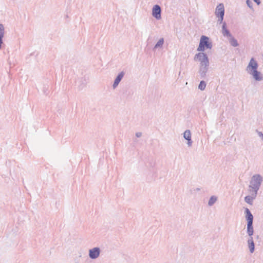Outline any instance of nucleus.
<instances>
[{
  "instance_id": "nucleus-1",
  "label": "nucleus",
  "mask_w": 263,
  "mask_h": 263,
  "mask_svg": "<svg viewBox=\"0 0 263 263\" xmlns=\"http://www.w3.org/2000/svg\"><path fill=\"white\" fill-rule=\"evenodd\" d=\"M258 67L257 62L254 58H252L246 67V70L248 73L253 77L255 81H261L263 80V76L260 72L257 70Z\"/></svg>"
},
{
  "instance_id": "nucleus-2",
  "label": "nucleus",
  "mask_w": 263,
  "mask_h": 263,
  "mask_svg": "<svg viewBox=\"0 0 263 263\" xmlns=\"http://www.w3.org/2000/svg\"><path fill=\"white\" fill-rule=\"evenodd\" d=\"M245 213L247 220V233L249 237H252L254 233L253 227V216L248 208H246Z\"/></svg>"
},
{
  "instance_id": "nucleus-3",
  "label": "nucleus",
  "mask_w": 263,
  "mask_h": 263,
  "mask_svg": "<svg viewBox=\"0 0 263 263\" xmlns=\"http://www.w3.org/2000/svg\"><path fill=\"white\" fill-rule=\"evenodd\" d=\"M211 49L212 48V44L209 42V38L206 36H201L197 51H204L205 48Z\"/></svg>"
},
{
  "instance_id": "nucleus-4",
  "label": "nucleus",
  "mask_w": 263,
  "mask_h": 263,
  "mask_svg": "<svg viewBox=\"0 0 263 263\" xmlns=\"http://www.w3.org/2000/svg\"><path fill=\"white\" fill-rule=\"evenodd\" d=\"M263 181V177L260 174H255L252 177L250 181V186L254 189L259 190Z\"/></svg>"
},
{
  "instance_id": "nucleus-5",
  "label": "nucleus",
  "mask_w": 263,
  "mask_h": 263,
  "mask_svg": "<svg viewBox=\"0 0 263 263\" xmlns=\"http://www.w3.org/2000/svg\"><path fill=\"white\" fill-rule=\"evenodd\" d=\"M215 15L218 17V21L220 24L223 22L224 14V8L223 4H219L216 8Z\"/></svg>"
},
{
  "instance_id": "nucleus-6",
  "label": "nucleus",
  "mask_w": 263,
  "mask_h": 263,
  "mask_svg": "<svg viewBox=\"0 0 263 263\" xmlns=\"http://www.w3.org/2000/svg\"><path fill=\"white\" fill-rule=\"evenodd\" d=\"M194 60L200 62V65L210 64L206 54L203 52V51H200V52L196 54L194 57Z\"/></svg>"
},
{
  "instance_id": "nucleus-7",
  "label": "nucleus",
  "mask_w": 263,
  "mask_h": 263,
  "mask_svg": "<svg viewBox=\"0 0 263 263\" xmlns=\"http://www.w3.org/2000/svg\"><path fill=\"white\" fill-rule=\"evenodd\" d=\"M101 250L99 247H95L89 250V256L91 259L97 258L100 254Z\"/></svg>"
},
{
  "instance_id": "nucleus-8",
  "label": "nucleus",
  "mask_w": 263,
  "mask_h": 263,
  "mask_svg": "<svg viewBox=\"0 0 263 263\" xmlns=\"http://www.w3.org/2000/svg\"><path fill=\"white\" fill-rule=\"evenodd\" d=\"M209 64L200 65L198 73L201 78H204L208 71Z\"/></svg>"
},
{
  "instance_id": "nucleus-9",
  "label": "nucleus",
  "mask_w": 263,
  "mask_h": 263,
  "mask_svg": "<svg viewBox=\"0 0 263 263\" xmlns=\"http://www.w3.org/2000/svg\"><path fill=\"white\" fill-rule=\"evenodd\" d=\"M161 9L160 6L155 5L152 9V15L157 20H160L161 17Z\"/></svg>"
},
{
  "instance_id": "nucleus-10",
  "label": "nucleus",
  "mask_w": 263,
  "mask_h": 263,
  "mask_svg": "<svg viewBox=\"0 0 263 263\" xmlns=\"http://www.w3.org/2000/svg\"><path fill=\"white\" fill-rule=\"evenodd\" d=\"M184 138L187 141V146L191 147L192 145L193 141L191 139V133L190 130L186 129L183 133Z\"/></svg>"
},
{
  "instance_id": "nucleus-11",
  "label": "nucleus",
  "mask_w": 263,
  "mask_h": 263,
  "mask_svg": "<svg viewBox=\"0 0 263 263\" xmlns=\"http://www.w3.org/2000/svg\"><path fill=\"white\" fill-rule=\"evenodd\" d=\"M124 75L125 72L124 71H121L118 74L112 85V87L114 89H115L118 86L119 84L124 77Z\"/></svg>"
},
{
  "instance_id": "nucleus-12",
  "label": "nucleus",
  "mask_w": 263,
  "mask_h": 263,
  "mask_svg": "<svg viewBox=\"0 0 263 263\" xmlns=\"http://www.w3.org/2000/svg\"><path fill=\"white\" fill-rule=\"evenodd\" d=\"M221 33L224 36L229 38L232 36L230 31L227 28V24L225 22H222Z\"/></svg>"
},
{
  "instance_id": "nucleus-13",
  "label": "nucleus",
  "mask_w": 263,
  "mask_h": 263,
  "mask_svg": "<svg viewBox=\"0 0 263 263\" xmlns=\"http://www.w3.org/2000/svg\"><path fill=\"white\" fill-rule=\"evenodd\" d=\"M5 33V27L3 24H0V49L2 47V44H3V39Z\"/></svg>"
},
{
  "instance_id": "nucleus-14",
  "label": "nucleus",
  "mask_w": 263,
  "mask_h": 263,
  "mask_svg": "<svg viewBox=\"0 0 263 263\" xmlns=\"http://www.w3.org/2000/svg\"><path fill=\"white\" fill-rule=\"evenodd\" d=\"M247 242L250 252L251 253H253L254 251V243L253 240V237H249Z\"/></svg>"
},
{
  "instance_id": "nucleus-15",
  "label": "nucleus",
  "mask_w": 263,
  "mask_h": 263,
  "mask_svg": "<svg viewBox=\"0 0 263 263\" xmlns=\"http://www.w3.org/2000/svg\"><path fill=\"white\" fill-rule=\"evenodd\" d=\"M256 198V197L253 196L248 195L245 198V201L250 205L253 204V200Z\"/></svg>"
},
{
  "instance_id": "nucleus-16",
  "label": "nucleus",
  "mask_w": 263,
  "mask_h": 263,
  "mask_svg": "<svg viewBox=\"0 0 263 263\" xmlns=\"http://www.w3.org/2000/svg\"><path fill=\"white\" fill-rule=\"evenodd\" d=\"M164 40L163 38H161L159 40L157 43L156 44L155 46L153 48V50H155L157 48L162 47L164 44Z\"/></svg>"
},
{
  "instance_id": "nucleus-17",
  "label": "nucleus",
  "mask_w": 263,
  "mask_h": 263,
  "mask_svg": "<svg viewBox=\"0 0 263 263\" xmlns=\"http://www.w3.org/2000/svg\"><path fill=\"white\" fill-rule=\"evenodd\" d=\"M230 44L233 47H237L239 44L237 40H236L233 36L228 38Z\"/></svg>"
},
{
  "instance_id": "nucleus-18",
  "label": "nucleus",
  "mask_w": 263,
  "mask_h": 263,
  "mask_svg": "<svg viewBox=\"0 0 263 263\" xmlns=\"http://www.w3.org/2000/svg\"><path fill=\"white\" fill-rule=\"evenodd\" d=\"M254 189L252 186L249 185L248 192L250 196H253L256 197L259 190Z\"/></svg>"
},
{
  "instance_id": "nucleus-19",
  "label": "nucleus",
  "mask_w": 263,
  "mask_h": 263,
  "mask_svg": "<svg viewBox=\"0 0 263 263\" xmlns=\"http://www.w3.org/2000/svg\"><path fill=\"white\" fill-rule=\"evenodd\" d=\"M217 200V197L215 196H212L208 201V205L212 206Z\"/></svg>"
},
{
  "instance_id": "nucleus-20",
  "label": "nucleus",
  "mask_w": 263,
  "mask_h": 263,
  "mask_svg": "<svg viewBox=\"0 0 263 263\" xmlns=\"http://www.w3.org/2000/svg\"><path fill=\"white\" fill-rule=\"evenodd\" d=\"M206 85V83L204 81H201L198 85V88L201 90H204L205 88Z\"/></svg>"
},
{
  "instance_id": "nucleus-21",
  "label": "nucleus",
  "mask_w": 263,
  "mask_h": 263,
  "mask_svg": "<svg viewBox=\"0 0 263 263\" xmlns=\"http://www.w3.org/2000/svg\"><path fill=\"white\" fill-rule=\"evenodd\" d=\"M246 4L250 8L253 9V4L250 0H247Z\"/></svg>"
},
{
  "instance_id": "nucleus-22",
  "label": "nucleus",
  "mask_w": 263,
  "mask_h": 263,
  "mask_svg": "<svg viewBox=\"0 0 263 263\" xmlns=\"http://www.w3.org/2000/svg\"><path fill=\"white\" fill-rule=\"evenodd\" d=\"M256 132L258 134V136L261 138V139L263 140V134L262 132L258 131V130H256Z\"/></svg>"
},
{
  "instance_id": "nucleus-23",
  "label": "nucleus",
  "mask_w": 263,
  "mask_h": 263,
  "mask_svg": "<svg viewBox=\"0 0 263 263\" xmlns=\"http://www.w3.org/2000/svg\"><path fill=\"white\" fill-rule=\"evenodd\" d=\"M142 136V133L137 132L136 133V136L138 138Z\"/></svg>"
},
{
  "instance_id": "nucleus-24",
  "label": "nucleus",
  "mask_w": 263,
  "mask_h": 263,
  "mask_svg": "<svg viewBox=\"0 0 263 263\" xmlns=\"http://www.w3.org/2000/svg\"><path fill=\"white\" fill-rule=\"evenodd\" d=\"M254 2H255L257 5H259L260 4V0H253Z\"/></svg>"
},
{
  "instance_id": "nucleus-25",
  "label": "nucleus",
  "mask_w": 263,
  "mask_h": 263,
  "mask_svg": "<svg viewBox=\"0 0 263 263\" xmlns=\"http://www.w3.org/2000/svg\"><path fill=\"white\" fill-rule=\"evenodd\" d=\"M196 190H197V191H199V190H200V189L197 188V189H196Z\"/></svg>"
}]
</instances>
